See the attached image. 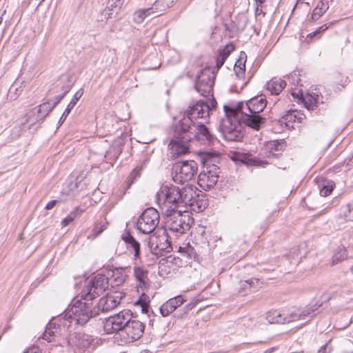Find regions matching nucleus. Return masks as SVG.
I'll return each mask as SVG.
<instances>
[{
	"instance_id": "16",
	"label": "nucleus",
	"mask_w": 353,
	"mask_h": 353,
	"mask_svg": "<svg viewBox=\"0 0 353 353\" xmlns=\"http://www.w3.org/2000/svg\"><path fill=\"white\" fill-rule=\"evenodd\" d=\"M210 114V108L207 102L199 101L196 104L189 108L186 115L180 121L189 119L192 125L197 123L198 119H207Z\"/></svg>"
},
{
	"instance_id": "6",
	"label": "nucleus",
	"mask_w": 353,
	"mask_h": 353,
	"mask_svg": "<svg viewBox=\"0 0 353 353\" xmlns=\"http://www.w3.org/2000/svg\"><path fill=\"white\" fill-rule=\"evenodd\" d=\"M181 124V130L186 132V140L193 141L197 139L203 141L204 144H210L214 139V136L209 129L202 122H197L192 125L189 119L179 121Z\"/></svg>"
},
{
	"instance_id": "17",
	"label": "nucleus",
	"mask_w": 353,
	"mask_h": 353,
	"mask_svg": "<svg viewBox=\"0 0 353 353\" xmlns=\"http://www.w3.org/2000/svg\"><path fill=\"white\" fill-rule=\"evenodd\" d=\"M267 105V101L263 96L255 97L245 103L240 102L235 107H233L238 111H243L251 114H260L265 109Z\"/></svg>"
},
{
	"instance_id": "46",
	"label": "nucleus",
	"mask_w": 353,
	"mask_h": 353,
	"mask_svg": "<svg viewBox=\"0 0 353 353\" xmlns=\"http://www.w3.org/2000/svg\"><path fill=\"white\" fill-rule=\"evenodd\" d=\"M234 50V47L232 43L228 44L225 48L219 51V54L225 56L226 58L230 55L231 52Z\"/></svg>"
},
{
	"instance_id": "56",
	"label": "nucleus",
	"mask_w": 353,
	"mask_h": 353,
	"mask_svg": "<svg viewBox=\"0 0 353 353\" xmlns=\"http://www.w3.org/2000/svg\"><path fill=\"white\" fill-rule=\"evenodd\" d=\"M196 302H192L185 305L186 312H188L195 307Z\"/></svg>"
},
{
	"instance_id": "30",
	"label": "nucleus",
	"mask_w": 353,
	"mask_h": 353,
	"mask_svg": "<svg viewBox=\"0 0 353 353\" xmlns=\"http://www.w3.org/2000/svg\"><path fill=\"white\" fill-rule=\"evenodd\" d=\"M124 0H108L106 8L103 14L107 18H112L114 13H117Z\"/></svg>"
},
{
	"instance_id": "13",
	"label": "nucleus",
	"mask_w": 353,
	"mask_h": 353,
	"mask_svg": "<svg viewBox=\"0 0 353 353\" xmlns=\"http://www.w3.org/2000/svg\"><path fill=\"white\" fill-rule=\"evenodd\" d=\"M219 173L220 168L214 164H210V161L207 160L203 170L199 175V185L205 190L210 189L216 184Z\"/></svg>"
},
{
	"instance_id": "20",
	"label": "nucleus",
	"mask_w": 353,
	"mask_h": 353,
	"mask_svg": "<svg viewBox=\"0 0 353 353\" xmlns=\"http://www.w3.org/2000/svg\"><path fill=\"white\" fill-rule=\"evenodd\" d=\"M129 272L130 268L128 267L116 268L108 270L107 277L112 288L122 285L125 283Z\"/></svg>"
},
{
	"instance_id": "2",
	"label": "nucleus",
	"mask_w": 353,
	"mask_h": 353,
	"mask_svg": "<svg viewBox=\"0 0 353 353\" xmlns=\"http://www.w3.org/2000/svg\"><path fill=\"white\" fill-rule=\"evenodd\" d=\"M92 300H85V294L77 300L63 314V318L70 323L84 325L92 317L98 315V310L93 306Z\"/></svg>"
},
{
	"instance_id": "14",
	"label": "nucleus",
	"mask_w": 353,
	"mask_h": 353,
	"mask_svg": "<svg viewBox=\"0 0 353 353\" xmlns=\"http://www.w3.org/2000/svg\"><path fill=\"white\" fill-rule=\"evenodd\" d=\"M149 248L154 255H163L172 251L171 242L169 240L168 233L163 230L161 233H155L151 235L148 242Z\"/></svg>"
},
{
	"instance_id": "21",
	"label": "nucleus",
	"mask_w": 353,
	"mask_h": 353,
	"mask_svg": "<svg viewBox=\"0 0 353 353\" xmlns=\"http://www.w3.org/2000/svg\"><path fill=\"white\" fill-rule=\"evenodd\" d=\"M185 301V300L182 296H176L174 298L170 299L160 307L159 310L161 314L163 316H168Z\"/></svg>"
},
{
	"instance_id": "12",
	"label": "nucleus",
	"mask_w": 353,
	"mask_h": 353,
	"mask_svg": "<svg viewBox=\"0 0 353 353\" xmlns=\"http://www.w3.org/2000/svg\"><path fill=\"white\" fill-rule=\"evenodd\" d=\"M110 283L107 275L98 274L90 281L83 290L85 300H93L99 294L105 292L109 287Z\"/></svg>"
},
{
	"instance_id": "61",
	"label": "nucleus",
	"mask_w": 353,
	"mask_h": 353,
	"mask_svg": "<svg viewBox=\"0 0 353 353\" xmlns=\"http://www.w3.org/2000/svg\"><path fill=\"white\" fill-rule=\"evenodd\" d=\"M2 21H3V17H0V24L2 23Z\"/></svg>"
},
{
	"instance_id": "47",
	"label": "nucleus",
	"mask_w": 353,
	"mask_h": 353,
	"mask_svg": "<svg viewBox=\"0 0 353 353\" xmlns=\"http://www.w3.org/2000/svg\"><path fill=\"white\" fill-rule=\"evenodd\" d=\"M328 28V26L326 25V24H324L321 26H320L315 32L310 34L307 37L312 39L314 37H315L316 34H319V33H322L324 31H325Z\"/></svg>"
},
{
	"instance_id": "55",
	"label": "nucleus",
	"mask_w": 353,
	"mask_h": 353,
	"mask_svg": "<svg viewBox=\"0 0 353 353\" xmlns=\"http://www.w3.org/2000/svg\"><path fill=\"white\" fill-rule=\"evenodd\" d=\"M25 353H41V350L37 347H33Z\"/></svg>"
},
{
	"instance_id": "63",
	"label": "nucleus",
	"mask_w": 353,
	"mask_h": 353,
	"mask_svg": "<svg viewBox=\"0 0 353 353\" xmlns=\"http://www.w3.org/2000/svg\"><path fill=\"white\" fill-rule=\"evenodd\" d=\"M351 271H352V274H353V266H352V268H351Z\"/></svg>"
},
{
	"instance_id": "53",
	"label": "nucleus",
	"mask_w": 353,
	"mask_h": 353,
	"mask_svg": "<svg viewBox=\"0 0 353 353\" xmlns=\"http://www.w3.org/2000/svg\"><path fill=\"white\" fill-rule=\"evenodd\" d=\"M208 104L210 105L211 112L213 110V109L216 108L217 103L215 101V99L212 98V99L210 100L209 103H208Z\"/></svg>"
},
{
	"instance_id": "22",
	"label": "nucleus",
	"mask_w": 353,
	"mask_h": 353,
	"mask_svg": "<svg viewBox=\"0 0 353 353\" xmlns=\"http://www.w3.org/2000/svg\"><path fill=\"white\" fill-rule=\"evenodd\" d=\"M92 343L90 336L85 333L76 332L70 336L69 343L81 350H85L90 347Z\"/></svg>"
},
{
	"instance_id": "33",
	"label": "nucleus",
	"mask_w": 353,
	"mask_h": 353,
	"mask_svg": "<svg viewBox=\"0 0 353 353\" xmlns=\"http://www.w3.org/2000/svg\"><path fill=\"white\" fill-rule=\"evenodd\" d=\"M318 100L319 95L315 93L302 95V101L308 110H314L317 108Z\"/></svg>"
},
{
	"instance_id": "28",
	"label": "nucleus",
	"mask_w": 353,
	"mask_h": 353,
	"mask_svg": "<svg viewBox=\"0 0 353 353\" xmlns=\"http://www.w3.org/2000/svg\"><path fill=\"white\" fill-rule=\"evenodd\" d=\"M83 94V89H79L73 96L72 100L68 105L66 109L61 116L58 123L59 125H61L63 122L65 121V119L67 118L68 115L70 113L71 110L73 109V108L77 104V101L79 100V99L82 97Z\"/></svg>"
},
{
	"instance_id": "58",
	"label": "nucleus",
	"mask_w": 353,
	"mask_h": 353,
	"mask_svg": "<svg viewBox=\"0 0 353 353\" xmlns=\"http://www.w3.org/2000/svg\"><path fill=\"white\" fill-rule=\"evenodd\" d=\"M274 350V348L272 347V348L267 350L264 353H272V352H273Z\"/></svg>"
},
{
	"instance_id": "57",
	"label": "nucleus",
	"mask_w": 353,
	"mask_h": 353,
	"mask_svg": "<svg viewBox=\"0 0 353 353\" xmlns=\"http://www.w3.org/2000/svg\"><path fill=\"white\" fill-rule=\"evenodd\" d=\"M254 1L256 2L257 6L262 5L265 1V0H254Z\"/></svg>"
},
{
	"instance_id": "38",
	"label": "nucleus",
	"mask_w": 353,
	"mask_h": 353,
	"mask_svg": "<svg viewBox=\"0 0 353 353\" xmlns=\"http://www.w3.org/2000/svg\"><path fill=\"white\" fill-rule=\"evenodd\" d=\"M334 186V184L333 181H328L323 182L322 187L319 190L320 195L322 196H327L332 192Z\"/></svg>"
},
{
	"instance_id": "5",
	"label": "nucleus",
	"mask_w": 353,
	"mask_h": 353,
	"mask_svg": "<svg viewBox=\"0 0 353 353\" xmlns=\"http://www.w3.org/2000/svg\"><path fill=\"white\" fill-rule=\"evenodd\" d=\"M319 306L320 305L317 304L307 305L301 312L298 310L290 314L277 310H272L268 313L267 319L270 323H286L298 320H305L307 316L313 315Z\"/></svg>"
},
{
	"instance_id": "23",
	"label": "nucleus",
	"mask_w": 353,
	"mask_h": 353,
	"mask_svg": "<svg viewBox=\"0 0 353 353\" xmlns=\"http://www.w3.org/2000/svg\"><path fill=\"white\" fill-rule=\"evenodd\" d=\"M121 239L125 243L127 249L134 254V259H140V243L129 232H125L121 236Z\"/></svg>"
},
{
	"instance_id": "15",
	"label": "nucleus",
	"mask_w": 353,
	"mask_h": 353,
	"mask_svg": "<svg viewBox=\"0 0 353 353\" xmlns=\"http://www.w3.org/2000/svg\"><path fill=\"white\" fill-rule=\"evenodd\" d=\"M144 330L145 325L142 322L131 318L121 331V340L126 343L137 341L142 336Z\"/></svg>"
},
{
	"instance_id": "49",
	"label": "nucleus",
	"mask_w": 353,
	"mask_h": 353,
	"mask_svg": "<svg viewBox=\"0 0 353 353\" xmlns=\"http://www.w3.org/2000/svg\"><path fill=\"white\" fill-rule=\"evenodd\" d=\"M105 229L104 225H95L92 232L94 237L98 236Z\"/></svg>"
},
{
	"instance_id": "62",
	"label": "nucleus",
	"mask_w": 353,
	"mask_h": 353,
	"mask_svg": "<svg viewBox=\"0 0 353 353\" xmlns=\"http://www.w3.org/2000/svg\"><path fill=\"white\" fill-rule=\"evenodd\" d=\"M27 122H31V121L29 119H28Z\"/></svg>"
},
{
	"instance_id": "35",
	"label": "nucleus",
	"mask_w": 353,
	"mask_h": 353,
	"mask_svg": "<svg viewBox=\"0 0 353 353\" xmlns=\"http://www.w3.org/2000/svg\"><path fill=\"white\" fill-rule=\"evenodd\" d=\"M328 8L327 2L321 0L313 10L312 14V20H318L327 10Z\"/></svg>"
},
{
	"instance_id": "54",
	"label": "nucleus",
	"mask_w": 353,
	"mask_h": 353,
	"mask_svg": "<svg viewBox=\"0 0 353 353\" xmlns=\"http://www.w3.org/2000/svg\"><path fill=\"white\" fill-rule=\"evenodd\" d=\"M254 196V194L252 192H248L246 195H245L243 198V201L245 203H247Z\"/></svg>"
},
{
	"instance_id": "59",
	"label": "nucleus",
	"mask_w": 353,
	"mask_h": 353,
	"mask_svg": "<svg viewBox=\"0 0 353 353\" xmlns=\"http://www.w3.org/2000/svg\"><path fill=\"white\" fill-rule=\"evenodd\" d=\"M140 353H152V352L148 350H143Z\"/></svg>"
},
{
	"instance_id": "3",
	"label": "nucleus",
	"mask_w": 353,
	"mask_h": 353,
	"mask_svg": "<svg viewBox=\"0 0 353 353\" xmlns=\"http://www.w3.org/2000/svg\"><path fill=\"white\" fill-rule=\"evenodd\" d=\"M225 118H222L219 124V131L224 139L228 141H239L243 137L242 125L239 120L238 110L233 107L224 105Z\"/></svg>"
},
{
	"instance_id": "26",
	"label": "nucleus",
	"mask_w": 353,
	"mask_h": 353,
	"mask_svg": "<svg viewBox=\"0 0 353 353\" xmlns=\"http://www.w3.org/2000/svg\"><path fill=\"white\" fill-rule=\"evenodd\" d=\"M285 146L286 144L285 141L275 140L268 142V144L266 145V148L269 151V156H272L275 157L276 158H278L279 153H281L285 150Z\"/></svg>"
},
{
	"instance_id": "10",
	"label": "nucleus",
	"mask_w": 353,
	"mask_h": 353,
	"mask_svg": "<svg viewBox=\"0 0 353 353\" xmlns=\"http://www.w3.org/2000/svg\"><path fill=\"white\" fill-rule=\"evenodd\" d=\"M215 78L214 70L210 67H205L196 77L194 85L196 90L203 97L213 96Z\"/></svg>"
},
{
	"instance_id": "60",
	"label": "nucleus",
	"mask_w": 353,
	"mask_h": 353,
	"mask_svg": "<svg viewBox=\"0 0 353 353\" xmlns=\"http://www.w3.org/2000/svg\"><path fill=\"white\" fill-rule=\"evenodd\" d=\"M126 187H127V183H125V187L123 188H125V191H123V193H125V191L128 190V189H126Z\"/></svg>"
},
{
	"instance_id": "9",
	"label": "nucleus",
	"mask_w": 353,
	"mask_h": 353,
	"mask_svg": "<svg viewBox=\"0 0 353 353\" xmlns=\"http://www.w3.org/2000/svg\"><path fill=\"white\" fill-rule=\"evenodd\" d=\"M186 135L188 134L181 130V124L179 121L175 128L174 137L169 144L170 155L172 158H177L190 152L189 143L192 141L186 140L185 139Z\"/></svg>"
},
{
	"instance_id": "11",
	"label": "nucleus",
	"mask_w": 353,
	"mask_h": 353,
	"mask_svg": "<svg viewBox=\"0 0 353 353\" xmlns=\"http://www.w3.org/2000/svg\"><path fill=\"white\" fill-rule=\"evenodd\" d=\"M159 223V212L154 208L145 210L137 221V228L142 234H152Z\"/></svg>"
},
{
	"instance_id": "32",
	"label": "nucleus",
	"mask_w": 353,
	"mask_h": 353,
	"mask_svg": "<svg viewBox=\"0 0 353 353\" xmlns=\"http://www.w3.org/2000/svg\"><path fill=\"white\" fill-rule=\"evenodd\" d=\"M173 0H157L151 6L154 8V17L160 16L164 11L171 7Z\"/></svg>"
},
{
	"instance_id": "51",
	"label": "nucleus",
	"mask_w": 353,
	"mask_h": 353,
	"mask_svg": "<svg viewBox=\"0 0 353 353\" xmlns=\"http://www.w3.org/2000/svg\"><path fill=\"white\" fill-rule=\"evenodd\" d=\"M137 305H140L141 306V310H142V312L143 313H147L148 312L149 307H148V305L145 303H143L141 299H139L137 302Z\"/></svg>"
},
{
	"instance_id": "39",
	"label": "nucleus",
	"mask_w": 353,
	"mask_h": 353,
	"mask_svg": "<svg viewBox=\"0 0 353 353\" xmlns=\"http://www.w3.org/2000/svg\"><path fill=\"white\" fill-rule=\"evenodd\" d=\"M141 170V167H137L132 170L127 180L126 189L130 188V186L134 183L135 180L140 176Z\"/></svg>"
},
{
	"instance_id": "18",
	"label": "nucleus",
	"mask_w": 353,
	"mask_h": 353,
	"mask_svg": "<svg viewBox=\"0 0 353 353\" xmlns=\"http://www.w3.org/2000/svg\"><path fill=\"white\" fill-rule=\"evenodd\" d=\"M238 114L239 115L241 125L244 124L245 126L255 130H259L266 121L265 117L259 114H251L243 111H238Z\"/></svg>"
},
{
	"instance_id": "27",
	"label": "nucleus",
	"mask_w": 353,
	"mask_h": 353,
	"mask_svg": "<svg viewBox=\"0 0 353 353\" xmlns=\"http://www.w3.org/2000/svg\"><path fill=\"white\" fill-rule=\"evenodd\" d=\"M285 86V81L277 78L272 79L266 84L267 90L273 95H278Z\"/></svg>"
},
{
	"instance_id": "31",
	"label": "nucleus",
	"mask_w": 353,
	"mask_h": 353,
	"mask_svg": "<svg viewBox=\"0 0 353 353\" xmlns=\"http://www.w3.org/2000/svg\"><path fill=\"white\" fill-rule=\"evenodd\" d=\"M59 334V327H56L53 323H50L44 333L43 334L42 339L46 340L48 343L56 341V339L58 337Z\"/></svg>"
},
{
	"instance_id": "25",
	"label": "nucleus",
	"mask_w": 353,
	"mask_h": 353,
	"mask_svg": "<svg viewBox=\"0 0 353 353\" xmlns=\"http://www.w3.org/2000/svg\"><path fill=\"white\" fill-rule=\"evenodd\" d=\"M148 271L143 268L135 266L134 268V276L138 282V287L142 290L148 287Z\"/></svg>"
},
{
	"instance_id": "40",
	"label": "nucleus",
	"mask_w": 353,
	"mask_h": 353,
	"mask_svg": "<svg viewBox=\"0 0 353 353\" xmlns=\"http://www.w3.org/2000/svg\"><path fill=\"white\" fill-rule=\"evenodd\" d=\"M231 159L234 161H236V162L239 161V162L246 164V165H249V164H252V163L254 164L256 162V161H252L245 154H241V153H234Z\"/></svg>"
},
{
	"instance_id": "44",
	"label": "nucleus",
	"mask_w": 353,
	"mask_h": 353,
	"mask_svg": "<svg viewBox=\"0 0 353 353\" xmlns=\"http://www.w3.org/2000/svg\"><path fill=\"white\" fill-rule=\"evenodd\" d=\"M62 88V90H63V93L55 97V99L54 101H52V105L55 108L59 103L60 101L63 99V98L66 95V94L70 91V88L69 86H66V87H61Z\"/></svg>"
},
{
	"instance_id": "36",
	"label": "nucleus",
	"mask_w": 353,
	"mask_h": 353,
	"mask_svg": "<svg viewBox=\"0 0 353 353\" xmlns=\"http://www.w3.org/2000/svg\"><path fill=\"white\" fill-rule=\"evenodd\" d=\"M347 257V251L344 247L339 248L332 256V263L336 264Z\"/></svg>"
},
{
	"instance_id": "8",
	"label": "nucleus",
	"mask_w": 353,
	"mask_h": 353,
	"mask_svg": "<svg viewBox=\"0 0 353 353\" xmlns=\"http://www.w3.org/2000/svg\"><path fill=\"white\" fill-rule=\"evenodd\" d=\"M132 317V312L130 310H123L119 313L105 319L103 322L104 331L110 334H119L121 336L122 330H124L128 321Z\"/></svg>"
},
{
	"instance_id": "37",
	"label": "nucleus",
	"mask_w": 353,
	"mask_h": 353,
	"mask_svg": "<svg viewBox=\"0 0 353 353\" xmlns=\"http://www.w3.org/2000/svg\"><path fill=\"white\" fill-rule=\"evenodd\" d=\"M39 108L37 110V113H43V115H42V118L46 117L54 108V107L52 104V100H49L46 103H43V104L40 105Z\"/></svg>"
},
{
	"instance_id": "1",
	"label": "nucleus",
	"mask_w": 353,
	"mask_h": 353,
	"mask_svg": "<svg viewBox=\"0 0 353 353\" xmlns=\"http://www.w3.org/2000/svg\"><path fill=\"white\" fill-rule=\"evenodd\" d=\"M195 186L187 185L179 188L174 185H163L157 192V201L163 214H170L181 206H192L197 196Z\"/></svg>"
},
{
	"instance_id": "41",
	"label": "nucleus",
	"mask_w": 353,
	"mask_h": 353,
	"mask_svg": "<svg viewBox=\"0 0 353 353\" xmlns=\"http://www.w3.org/2000/svg\"><path fill=\"white\" fill-rule=\"evenodd\" d=\"M121 152V148L117 147H111L109 150L106 152L105 155V158L107 159L111 160L112 161H115L119 154Z\"/></svg>"
},
{
	"instance_id": "24",
	"label": "nucleus",
	"mask_w": 353,
	"mask_h": 353,
	"mask_svg": "<svg viewBox=\"0 0 353 353\" xmlns=\"http://www.w3.org/2000/svg\"><path fill=\"white\" fill-rule=\"evenodd\" d=\"M303 114L296 110L288 111L281 119L279 122L281 125L285 124L288 128L291 126V124L298 121L301 122Z\"/></svg>"
},
{
	"instance_id": "19",
	"label": "nucleus",
	"mask_w": 353,
	"mask_h": 353,
	"mask_svg": "<svg viewBox=\"0 0 353 353\" xmlns=\"http://www.w3.org/2000/svg\"><path fill=\"white\" fill-rule=\"evenodd\" d=\"M121 299V293H117L114 295L108 294L101 298L97 305L94 306L95 310H98V315L100 312H107L117 307L119 305Z\"/></svg>"
},
{
	"instance_id": "42",
	"label": "nucleus",
	"mask_w": 353,
	"mask_h": 353,
	"mask_svg": "<svg viewBox=\"0 0 353 353\" xmlns=\"http://www.w3.org/2000/svg\"><path fill=\"white\" fill-rule=\"evenodd\" d=\"M245 61L242 63L241 60H238L234 65V72L238 77H242L245 72Z\"/></svg>"
},
{
	"instance_id": "48",
	"label": "nucleus",
	"mask_w": 353,
	"mask_h": 353,
	"mask_svg": "<svg viewBox=\"0 0 353 353\" xmlns=\"http://www.w3.org/2000/svg\"><path fill=\"white\" fill-rule=\"evenodd\" d=\"M226 57L225 56H223L222 54H220L219 53L217 57H216V68L217 70L220 69L222 65L224 64Z\"/></svg>"
},
{
	"instance_id": "43",
	"label": "nucleus",
	"mask_w": 353,
	"mask_h": 353,
	"mask_svg": "<svg viewBox=\"0 0 353 353\" xmlns=\"http://www.w3.org/2000/svg\"><path fill=\"white\" fill-rule=\"evenodd\" d=\"M77 216V215L76 211L71 212L65 219L62 220V227H66L70 225L72 222L74 221Z\"/></svg>"
},
{
	"instance_id": "50",
	"label": "nucleus",
	"mask_w": 353,
	"mask_h": 353,
	"mask_svg": "<svg viewBox=\"0 0 353 353\" xmlns=\"http://www.w3.org/2000/svg\"><path fill=\"white\" fill-rule=\"evenodd\" d=\"M332 347L329 343H325L319 350L318 353H330Z\"/></svg>"
},
{
	"instance_id": "4",
	"label": "nucleus",
	"mask_w": 353,
	"mask_h": 353,
	"mask_svg": "<svg viewBox=\"0 0 353 353\" xmlns=\"http://www.w3.org/2000/svg\"><path fill=\"white\" fill-rule=\"evenodd\" d=\"M166 216L165 230L167 232L175 234L176 236L182 234L188 231L193 219L187 210H174L170 214H164Z\"/></svg>"
},
{
	"instance_id": "52",
	"label": "nucleus",
	"mask_w": 353,
	"mask_h": 353,
	"mask_svg": "<svg viewBox=\"0 0 353 353\" xmlns=\"http://www.w3.org/2000/svg\"><path fill=\"white\" fill-rule=\"evenodd\" d=\"M57 202L58 201L57 200H52L47 203L45 208L48 210H52L56 205Z\"/></svg>"
},
{
	"instance_id": "34",
	"label": "nucleus",
	"mask_w": 353,
	"mask_h": 353,
	"mask_svg": "<svg viewBox=\"0 0 353 353\" xmlns=\"http://www.w3.org/2000/svg\"><path fill=\"white\" fill-rule=\"evenodd\" d=\"M258 283L259 280L256 279L241 281L239 292L243 295L250 293L252 292V288H256V285L258 284Z\"/></svg>"
},
{
	"instance_id": "29",
	"label": "nucleus",
	"mask_w": 353,
	"mask_h": 353,
	"mask_svg": "<svg viewBox=\"0 0 353 353\" xmlns=\"http://www.w3.org/2000/svg\"><path fill=\"white\" fill-rule=\"evenodd\" d=\"M155 17L154 8L151 7L143 9H139L133 14V20L136 23H141L148 17Z\"/></svg>"
},
{
	"instance_id": "45",
	"label": "nucleus",
	"mask_w": 353,
	"mask_h": 353,
	"mask_svg": "<svg viewBox=\"0 0 353 353\" xmlns=\"http://www.w3.org/2000/svg\"><path fill=\"white\" fill-rule=\"evenodd\" d=\"M344 216L346 221H353V203L346 205Z\"/></svg>"
},
{
	"instance_id": "7",
	"label": "nucleus",
	"mask_w": 353,
	"mask_h": 353,
	"mask_svg": "<svg viewBox=\"0 0 353 353\" xmlns=\"http://www.w3.org/2000/svg\"><path fill=\"white\" fill-rule=\"evenodd\" d=\"M197 163L194 161H184L175 163L172 168V176L176 183H184L190 181L196 174Z\"/></svg>"
}]
</instances>
